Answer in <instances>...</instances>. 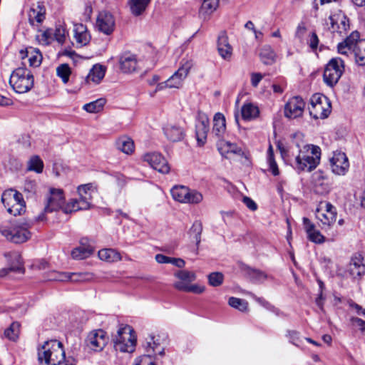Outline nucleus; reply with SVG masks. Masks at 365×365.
Here are the masks:
<instances>
[{"label":"nucleus","instance_id":"nucleus-42","mask_svg":"<svg viewBox=\"0 0 365 365\" xmlns=\"http://www.w3.org/2000/svg\"><path fill=\"white\" fill-rule=\"evenodd\" d=\"M43 162L38 155L31 156L27 162V170L41 173L43 170Z\"/></svg>","mask_w":365,"mask_h":365},{"label":"nucleus","instance_id":"nucleus-33","mask_svg":"<svg viewBox=\"0 0 365 365\" xmlns=\"http://www.w3.org/2000/svg\"><path fill=\"white\" fill-rule=\"evenodd\" d=\"M316 217L321 222L322 227L324 228V226L329 227L335 222L336 213L323 212L322 205L321 204L316 210Z\"/></svg>","mask_w":365,"mask_h":365},{"label":"nucleus","instance_id":"nucleus-24","mask_svg":"<svg viewBox=\"0 0 365 365\" xmlns=\"http://www.w3.org/2000/svg\"><path fill=\"white\" fill-rule=\"evenodd\" d=\"M208 130V118L200 116L195 125V135L199 145H203L205 143Z\"/></svg>","mask_w":365,"mask_h":365},{"label":"nucleus","instance_id":"nucleus-48","mask_svg":"<svg viewBox=\"0 0 365 365\" xmlns=\"http://www.w3.org/2000/svg\"><path fill=\"white\" fill-rule=\"evenodd\" d=\"M247 274L250 278L256 283H262L267 279V275L259 269L249 268Z\"/></svg>","mask_w":365,"mask_h":365},{"label":"nucleus","instance_id":"nucleus-43","mask_svg":"<svg viewBox=\"0 0 365 365\" xmlns=\"http://www.w3.org/2000/svg\"><path fill=\"white\" fill-rule=\"evenodd\" d=\"M219 150L223 155L224 153H234L241 155L243 154L242 149L235 143L228 141H222L220 144Z\"/></svg>","mask_w":365,"mask_h":365},{"label":"nucleus","instance_id":"nucleus-57","mask_svg":"<svg viewBox=\"0 0 365 365\" xmlns=\"http://www.w3.org/2000/svg\"><path fill=\"white\" fill-rule=\"evenodd\" d=\"M319 38L316 32L313 31L309 34L307 40V43L312 51H316L319 45Z\"/></svg>","mask_w":365,"mask_h":365},{"label":"nucleus","instance_id":"nucleus-25","mask_svg":"<svg viewBox=\"0 0 365 365\" xmlns=\"http://www.w3.org/2000/svg\"><path fill=\"white\" fill-rule=\"evenodd\" d=\"M73 33V38L77 47L86 46L90 42L91 37L85 25L82 24H75Z\"/></svg>","mask_w":365,"mask_h":365},{"label":"nucleus","instance_id":"nucleus-62","mask_svg":"<svg viewBox=\"0 0 365 365\" xmlns=\"http://www.w3.org/2000/svg\"><path fill=\"white\" fill-rule=\"evenodd\" d=\"M205 290V287L203 286H199L197 284H191L189 285L187 289V292H192L195 294H201L204 292Z\"/></svg>","mask_w":365,"mask_h":365},{"label":"nucleus","instance_id":"nucleus-32","mask_svg":"<svg viewBox=\"0 0 365 365\" xmlns=\"http://www.w3.org/2000/svg\"><path fill=\"white\" fill-rule=\"evenodd\" d=\"M85 240H81V245L71 252V257L74 259H83L91 256L93 252V248L91 245H86L83 242Z\"/></svg>","mask_w":365,"mask_h":365},{"label":"nucleus","instance_id":"nucleus-63","mask_svg":"<svg viewBox=\"0 0 365 365\" xmlns=\"http://www.w3.org/2000/svg\"><path fill=\"white\" fill-rule=\"evenodd\" d=\"M171 258L162 254H158L155 257L156 262L160 264H170Z\"/></svg>","mask_w":365,"mask_h":365},{"label":"nucleus","instance_id":"nucleus-64","mask_svg":"<svg viewBox=\"0 0 365 365\" xmlns=\"http://www.w3.org/2000/svg\"><path fill=\"white\" fill-rule=\"evenodd\" d=\"M243 202L246 205V206L251 210L255 211L257 208V204L250 197H244Z\"/></svg>","mask_w":365,"mask_h":365},{"label":"nucleus","instance_id":"nucleus-47","mask_svg":"<svg viewBox=\"0 0 365 365\" xmlns=\"http://www.w3.org/2000/svg\"><path fill=\"white\" fill-rule=\"evenodd\" d=\"M53 31L51 29H47L41 34L36 35V39L40 44L47 46L50 44L52 41H53Z\"/></svg>","mask_w":365,"mask_h":365},{"label":"nucleus","instance_id":"nucleus-19","mask_svg":"<svg viewBox=\"0 0 365 365\" xmlns=\"http://www.w3.org/2000/svg\"><path fill=\"white\" fill-rule=\"evenodd\" d=\"M347 272L353 278L361 277L365 274V254L357 252L351 258Z\"/></svg>","mask_w":365,"mask_h":365},{"label":"nucleus","instance_id":"nucleus-29","mask_svg":"<svg viewBox=\"0 0 365 365\" xmlns=\"http://www.w3.org/2000/svg\"><path fill=\"white\" fill-rule=\"evenodd\" d=\"M217 50L221 57L229 60L232 54V48L228 42V38L225 33L220 34L217 40Z\"/></svg>","mask_w":365,"mask_h":365},{"label":"nucleus","instance_id":"nucleus-39","mask_svg":"<svg viewBox=\"0 0 365 365\" xmlns=\"http://www.w3.org/2000/svg\"><path fill=\"white\" fill-rule=\"evenodd\" d=\"M98 257L101 260L113 262L121 259L120 254L113 249H102L98 252Z\"/></svg>","mask_w":365,"mask_h":365},{"label":"nucleus","instance_id":"nucleus-54","mask_svg":"<svg viewBox=\"0 0 365 365\" xmlns=\"http://www.w3.org/2000/svg\"><path fill=\"white\" fill-rule=\"evenodd\" d=\"M66 31L63 26H57L53 31V40H56L60 44H63L66 40Z\"/></svg>","mask_w":365,"mask_h":365},{"label":"nucleus","instance_id":"nucleus-59","mask_svg":"<svg viewBox=\"0 0 365 365\" xmlns=\"http://www.w3.org/2000/svg\"><path fill=\"white\" fill-rule=\"evenodd\" d=\"M351 322L354 327L359 328L362 332L365 333V321L358 317H352Z\"/></svg>","mask_w":365,"mask_h":365},{"label":"nucleus","instance_id":"nucleus-14","mask_svg":"<svg viewBox=\"0 0 365 365\" xmlns=\"http://www.w3.org/2000/svg\"><path fill=\"white\" fill-rule=\"evenodd\" d=\"M331 171L337 175H344L349 170V163L346 154L341 151H335L329 160Z\"/></svg>","mask_w":365,"mask_h":365},{"label":"nucleus","instance_id":"nucleus-50","mask_svg":"<svg viewBox=\"0 0 365 365\" xmlns=\"http://www.w3.org/2000/svg\"><path fill=\"white\" fill-rule=\"evenodd\" d=\"M20 325L18 322H13L4 331V336L11 341H16L19 337Z\"/></svg>","mask_w":365,"mask_h":365},{"label":"nucleus","instance_id":"nucleus-40","mask_svg":"<svg viewBox=\"0 0 365 365\" xmlns=\"http://www.w3.org/2000/svg\"><path fill=\"white\" fill-rule=\"evenodd\" d=\"M21 53L22 55V59H24L25 57H28L30 66L37 67L41 64L42 56L38 50L31 49L30 51H26V54H24L23 51H21Z\"/></svg>","mask_w":365,"mask_h":365},{"label":"nucleus","instance_id":"nucleus-58","mask_svg":"<svg viewBox=\"0 0 365 365\" xmlns=\"http://www.w3.org/2000/svg\"><path fill=\"white\" fill-rule=\"evenodd\" d=\"M288 336L289 337L290 341L295 346H299L300 342L299 334L297 331H288Z\"/></svg>","mask_w":365,"mask_h":365},{"label":"nucleus","instance_id":"nucleus-30","mask_svg":"<svg viewBox=\"0 0 365 365\" xmlns=\"http://www.w3.org/2000/svg\"><path fill=\"white\" fill-rule=\"evenodd\" d=\"M120 69L124 73H131L136 70L137 60L135 55L124 53L120 57Z\"/></svg>","mask_w":365,"mask_h":365},{"label":"nucleus","instance_id":"nucleus-5","mask_svg":"<svg viewBox=\"0 0 365 365\" xmlns=\"http://www.w3.org/2000/svg\"><path fill=\"white\" fill-rule=\"evenodd\" d=\"M9 83L15 92L25 93L33 88L34 76L25 67H19L12 72Z\"/></svg>","mask_w":365,"mask_h":365},{"label":"nucleus","instance_id":"nucleus-17","mask_svg":"<svg viewBox=\"0 0 365 365\" xmlns=\"http://www.w3.org/2000/svg\"><path fill=\"white\" fill-rule=\"evenodd\" d=\"M192 67V62L191 61H185L180 67L175 71L167 81L168 88H179L182 81L188 75L191 68Z\"/></svg>","mask_w":365,"mask_h":365},{"label":"nucleus","instance_id":"nucleus-44","mask_svg":"<svg viewBox=\"0 0 365 365\" xmlns=\"http://www.w3.org/2000/svg\"><path fill=\"white\" fill-rule=\"evenodd\" d=\"M16 262V265H11L9 268H4L0 270V277L6 276L9 272H14L17 273L23 274L24 272V268L21 257L19 255H16L14 258Z\"/></svg>","mask_w":365,"mask_h":365},{"label":"nucleus","instance_id":"nucleus-36","mask_svg":"<svg viewBox=\"0 0 365 365\" xmlns=\"http://www.w3.org/2000/svg\"><path fill=\"white\" fill-rule=\"evenodd\" d=\"M259 57L262 62L266 65H272L276 61V53L269 45H264L259 52Z\"/></svg>","mask_w":365,"mask_h":365},{"label":"nucleus","instance_id":"nucleus-13","mask_svg":"<svg viewBox=\"0 0 365 365\" xmlns=\"http://www.w3.org/2000/svg\"><path fill=\"white\" fill-rule=\"evenodd\" d=\"M305 102L299 96H294L289 99L284 106V116L289 119H294L303 115Z\"/></svg>","mask_w":365,"mask_h":365},{"label":"nucleus","instance_id":"nucleus-37","mask_svg":"<svg viewBox=\"0 0 365 365\" xmlns=\"http://www.w3.org/2000/svg\"><path fill=\"white\" fill-rule=\"evenodd\" d=\"M118 150L129 155L134 151V143L131 138L127 136L120 137L115 142Z\"/></svg>","mask_w":365,"mask_h":365},{"label":"nucleus","instance_id":"nucleus-28","mask_svg":"<svg viewBox=\"0 0 365 365\" xmlns=\"http://www.w3.org/2000/svg\"><path fill=\"white\" fill-rule=\"evenodd\" d=\"M314 191L320 195L327 194L331 190L328 179L322 172L316 173L314 175Z\"/></svg>","mask_w":365,"mask_h":365},{"label":"nucleus","instance_id":"nucleus-55","mask_svg":"<svg viewBox=\"0 0 365 365\" xmlns=\"http://www.w3.org/2000/svg\"><path fill=\"white\" fill-rule=\"evenodd\" d=\"M307 31V27L306 26V24L303 21L300 22L297 28L294 33V37L299 40L300 43L304 42V38L305 36V34Z\"/></svg>","mask_w":365,"mask_h":365},{"label":"nucleus","instance_id":"nucleus-18","mask_svg":"<svg viewBox=\"0 0 365 365\" xmlns=\"http://www.w3.org/2000/svg\"><path fill=\"white\" fill-rule=\"evenodd\" d=\"M143 160L147 162L153 169L166 174L170 171V166L166 159L158 153H147L143 155Z\"/></svg>","mask_w":365,"mask_h":365},{"label":"nucleus","instance_id":"nucleus-26","mask_svg":"<svg viewBox=\"0 0 365 365\" xmlns=\"http://www.w3.org/2000/svg\"><path fill=\"white\" fill-rule=\"evenodd\" d=\"M163 133L167 139L171 142H178L183 139L185 131L179 125L168 123L163 127Z\"/></svg>","mask_w":365,"mask_h":365},{"label":"nucleus","instance_id":"nucleus-6","mask_svg":"<svg viewBox=\"0 0 365 365\" xmlns=\"http://www.w3.org/2000/svg\"><path fill=\"white\" fill-rule=\"evenodd\" d=\"M114 348L120 352L131 353L135 350L136 336L131 327H120L113 338Z\"/></svg>","mask_w":365,"mask_h":365},{"label":"nucleus","instance_id":"nucleus-23","mask_svg":"<svg viewBox=\"0 0 365 365\" xmlns=\"http://www.w3.org/2000/svg\"><path fill=\"white\" fill-rule=\"evenodd\" d=\"M55 276L52 278L53 280L73 282H81L89 280L91 274L89 273H69V272H54Z\"/></svg>","mask_w":365,"mask_h":365},{"label":"nucleus","instance_id":"nucleus-10","mask_svg":"<svg viewBox=\"0 0 365 365\" xmlns=\"http://www.w3.org/2000/svg\"><path fill=\"white\" fill-rule=\"evenodd\" d=\"M146 340V344L144 346L146 354L135 359V365H155L153 361V356L156 354L163 356L165 354L164 348L156 342L154 336H149Z\"/></svg>","mask_w":365,"mask_h":365},{"label":"nucleus","instance_id":"nucleus-7","mask_svg":"<svg viewBox=\"0 0 365 365\" xmlns=\"http://www.w3.org/2000/svg\"><path fill=\"white\" fill-rule=\"evenodd\" d=\"M1 201L9 213L14 216L20 215L25 212L26 202L19 192L10 189L4 191Z\"/></svg>","mask_w":365,"mask_h":365},{"label":"nucleus","instance_id":"nucleus-1","mask_svg":"<svg viewBox=\"0 0 365 365\" xmlns=\"http://www.w3.org/2000/svg\"><path fill=\"white\" fill-rule=\"evenodd\" d=\"M337 51L346 56L353 54L358 66H365V39L360 38L357 31H352L343 41L338 43Z\"/></svg>","mask_w":365,"mask_h":365},{"label":"nucleus","instance_id":"nucleus-20","mask_svg":"<svg viewBox=\"0 0 365 365\" xmlns=\"http://www.w3.org/2000/svg\"><path fill=\"white\" fill-rule=\"evenodd\" d=\"M96 26L102 33L106 35L110 34L115 28L113 16L108 11H101L97 17Z\"/></svg>","mask_w":365,"mask_h":365},{"label":"nucleus","instance_id":"nucleus-9","mask_svg":"<svg viewBox=\"0 0 365 365\" xmlns=\"http://www.w3.org/2000/svg\"><path fill=\"white\" fill-rule=\"evenodd\" d=\"M344 71V62L339 57L331 58L327 64L323 78L324 83L330 86H335Z\"/></svg>","mask_w":365,"mask_h":365},{"label":"nucleus","instance_id":"nucleus-27","mask_svg":"<svg viewBox=\"0 0 365 365\" xmlns=\"http://www.w3.org/2000/svg\"><path fill=\"white\" fill-rule=\"evenodd\" d=\"M304 229L307 233L308 239L317 244H322L325 241V237L321 232L315 229V226L307 218H303Z\"/></svg>","mask_w":365,"mask_h":365},{"label":"nucleus","instance_id":"nucleus-2","mask_svg":"<svg viewBox=\"0 0 365 365\" xmlns=\"http://www.w3.org/2000/svg\"><path fill=\"white\" fill-rule=\"evenodd\" d=\"M38 359L46 365H59L66 359L63 344L56 339L45 341L38 349Z\"/></svg>","mask_w":365,"mask_h":365},{"label":"nucleus","instance_id":"nucleus-21","mask_svg":"<svg viewBox=\"0 0 365 365\" xmlns=\"http://www.w3.org/2000/svg\"><path fill=\"white\" fill-rule=\"evenodd\" d=\"M28 17L30 25L38 29L46 19V8L43 4L34 5L29 11Z\"/></svg>","mask_w":365,"mask_h":365},{"label":"nucleus","instance_id":"nucleus-12","mask_svg":"<svg viewBox=\"0 0 365 365\" xmlns=\"http://www.w3.org/2000/svg\"><path fill=\"white\" fill-rule=\"evenodd\" d=\"M65 197L61 189L51 188L46 197L44 208L46 212H52L62 209L64 212Z\"/></svg>","mask_w":365,"mask_h":365},{"label":"nucleus","instance_id":"nucleus-46","mask_svg":"<svg viewBox=\"0 0 365 365\" xmlns=\"http://www.w3.org/2000/svg\"><path fill=\"white\" fill-rule=\"evenodd\" d=\"M105 103V99L99 98L96 101L85 104L83 106V109L91 113H98L103 109Z\"/></svg>","mask_w":365,"mask_h":365},{"label":"nucleus","instance_id":"nucleus-16","mask_svg":"<svg viewBox=\"0 0 365 365\" xmlns=\"http://www.w3.org/2000/svg\"><path fill=\"white\" fill-rule=\"evenodd\" d=\"M86 341L88 348L95 351H99L106 346L108 337L105 331L97 329L88 334Z\"/></svg>","mask_w":365,"mask_h":365},{"label":"nucleus","instance_id":"nucleus-35","mask_svg":"<svg viewBox=\"0 0 365 365\" xmlns=\"http://www.w3.org/2000/svg\"><path fill=\"white\" fill-rule=\"evenodd\" d=\"M202 4L199 10L200 16L206 19L212 14L219 6V0H201Z\"/></svg>","mask_w":365,"mask_h":365},{"label":"nucleus","instance_id":"nucleus-61","mask_svg":"<svg viewBox=\"0 0 365 365\" xmlns=\"http://www.w3.org/2000/svg\"><path fill=\"white\" fill-rule=\"evenodd\" d=\"M264 75L260 73H251V85L256 88L258 86L259 82L263 78Z\"/></svg>","mask_w":365,"mask_h":365},{"label":"nucleus","instance_id":"nucleus-15","mask_svg":"<svg viewBox=\"0 0 365 365\" xmlns=\"http://www.w3.org/2000/svg\"><path fill=\"white\" fill-rule=\"evenodd\" d=\"M329 19L331 24L329 29L331 32L341 37L347 34L349 30V20L344 14H336L330 16Z\"/></svg>","mask_w":365,"mask_h":365},{"label":"nucleus","instance_id":"nucleus-60","mask_svg":"<svg viewBox=\"0 0 365 365\" xmlns=\"http://www.w3.org/2000/svg\"><path fill=\"white\" fill-rule=\"evenodd\" d=\"M91 184H86V185H81L78 186V192L79 194V196H88L91 195V193L89 192L91 189Z\"/></svg>","mask_w":365,"mask_h":365},{"label":"nucleus","instance_id":"nucleus-38","mask_svg":"<svg viewBox=\"0 0 365 365\" xmlns=\"http://www.w3.org/2000/svg\"><path fill=\"white\" fill-rule=\"evenodd\" d=\"M241 113L244 120H250L256 118L259 115V110L257 106L251 103H248L242 106Z\"/></svg>","mask_w":365,"mask_h":365},{"label":"nucleus","instance_id":"nucleus-8","mask_svg":"<svg viewBox=\"0 0 365 365\" xmlns=\"http://www.w3.org/2000/svg\"><path fill=\"white\" fill-rule=\"evenodd\" d=\"M309 114L314 119L327 118L331 111L330 101L320 93L314 94L310 99Z\"/></svg>","mask_w":365,"mask_h":365},{"label":"nucleus","instance_id":"nucleus-3","mask_svg":"<svg viewBox=\"0 0 365 365\" xmlns=\"http://www.w3.org/2000/svg\"><path fill=\"white\" fill-rule=\"evenodd\" d=\"M32 220L11 222L0 225V233L14 243H23L31 236L29 229L33 225Z\"/></svg>","mask_w":365,"mask_h":365},{"label":"nucleus","instance_id":"nucleus-34","mask_svg":"<svg viewBox=\"0 0 365 365\" xmlns=\"http://www.w3.org/2000/svg\"><path fill=\"white\" fill-rule=\"evenodd\" d=\"M226 129L225 118L223 114L217 113L213 118L212 133L218 138L223 135Z\"/></svg>","mask_w":365,"mask_h":365},{"label":"nucleus","instance_id":"nucleus-4","mask_svg":"<svg viewBox=\"0 0 365 365\" xmlns=\"http://www.w3.org/2000/svg\"><path fill=\"white\" fill-rule=\"evenodd\" d=\"M321 156L319 147L313 145H306L304 150H299L295 157L296 168L302 171H312L319 165Z\"/></svg>","mask_w":365,"mask_h":365},{"label":"nucleus","instance_id":"nucleus-22","mask_svg":"<svg viewBox=\"0 0 365 365\" xmlns=\"http://www.w3.org/2000/svg\"><path fill=\"white\" fill-rule=\"evenodd\" d=\"M91 195L79 196V199L71 200L64 207L65 213H70L81 210H88L91 206Z\"/></svg>","mask_w":365,"mask_h":365},{"label":"nucleus","instance_id":"nucleus-53","mask_svg":"<svg viewBox=\"0 0 365 365\" xmlns=\"http://www.w3.org/2000/svg\"><path fill=\"white\" fill-rule=\"evenodd\" d=\"M208 283L212 287H219L224 281V275L219 272H212L207 276Z\"/></svg>","mask_w":365,"mask_h":365},{"label":"nucleus","instance_id":"nucleus-45","mask_svg":"<svg viewBox=\"0 0 365 365\" xmlns=\"http://www.w3.org/2000/svg\"><path fill=\"white\" fill-rule=\"evenodd\" d=\"M202 232V225L200 221H195L189 230V234L195 241L196 246L198 247L201 242V235Z\"/></svg>","mask_w":365,"mask_h":365},{"label":"nucleus","instance_id":"nucleus-31","mask_svg":"<svg viewBox=\"0 0 365 365\" xmlns=\"http://www.w3.org/2000/svg\"><path fill=\"white\" fill-rule=\"evenodd\" d=\"M105 73L106 69L103 66L98 64L94 65L86 76V82L87 83H93L98 84L103 78Z\"/></svg>","mask_w":365,"mask_h":365},{"label":"nucleus","instance_id":"nucleus-41","mask_svg":"<svg viewBox=\"0 0 365 365\" xmlns=\"http://www.w3.org/2000/svg\"><path fill=\"white\" fill-rule=\"evenodd\" d=\"M151 0H130V9L131 13L135 16L142 14L149 5Z\"/></svg>","mask_w":365,"mask_h":365},{"label":"nucleus","instance_id":"nucleus-52","mask_svg":"<svg viewBox=\"0 0 365 365\" xmlns=\"http://www.w3.org/2000/svg\"><path fill=\"white\" fill-rule=\"evenodd\" d=\"M56 73L64 83H66L69 80V76L71 73L69 66L66 63L61 64L56 68Z\"/></svg>","mask_w":365,"mask_h":365},{"label":"nucleus","instance_id":"nucleus-56","mask_svg":"<svg viewBox=\"0 0 365 365\" xmlns=\"http://www.w3.org/2000/svg\"><path fill=\"white\" fill-rule=\"evenodd\" d=\"M175 276L182 281L190 282L195 279V274L187 270H180L175 273Z\"/></svg>","mask_w":365,"mask_h":365},{"label":"nucleus","instance_id":"nucleus-49","mask_svg":"<svg viewBox=\"0 0 365 365\" xmlns=\"http://www.w3.org/2000/svg\"><path fill=\"white\" fill-rule=\"evenodd\" d=\"M228 304L230 307L240 310V312H246L248 308V303L245 299L237 297H230Z\"/></svg>","mask_w":365,"mask_h":365},{"label":"nucleus","instance_id":"nucleus-11","mask_svg":"<svg viewBox=\"0 0 365 365\" xmlns=\"http://www.w3.org/2000/svg\"><path fill=\"white\" fill-rule=\"evenodd\" d=\"M170 192L175 200L182 203L197 204L203 199L202 195L200 192L190 190L187 187L182 185L174 186Z\"/></svg>","mask_w":365,"mask_h":365},{"label":"nucleus","instance_id":"nucleus-51","mask_svg":"<svg viewBox=\"0 0 365 365\" xmlns=\"http://www.w3.org/2000/svg\"><path fill=\"white\" fill-rule=\"evenodd\" d=\"M267 162L269 164V170L274 175H279V169L277 163L274 158V150L271 145H269L267 150Z\"/></svg>","mask_w":365,"mask_h":365}]
</instances>
